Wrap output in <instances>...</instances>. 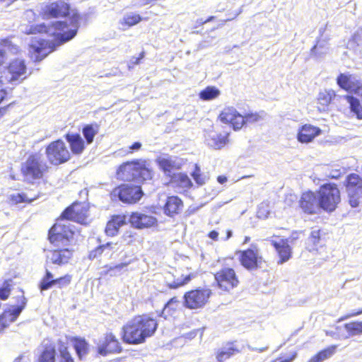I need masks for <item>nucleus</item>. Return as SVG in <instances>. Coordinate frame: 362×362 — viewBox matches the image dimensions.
I'll return each instance as SVG.
<instances>
[{"instance_id": "1a4fd4ad", "label": "nucleus", "mask_w": 362, "mask_h": 362, "mask_svg": "<svg viewBox=\"0 0 362 362\" xmlns=\"http://www.w3.org/2000/svg\"><path fill=\"white\" fill-rule=\"evenodd\" d=\"M45 156L49 163L54 166L64 164L72 158L69 146L61 139L52 141L46 146Z\"/></svg>"}, {"instance_id": "e2e57ef3", "label": "nucleus", "mask_w": 362, "mask_h": 362, "mask_svg": "<svg viewBox=\"0 0 362 362\" xmlns=\"http://www.w3.org/2000/svg\"><path fill=\"white\" fill-rule=\"evenodd\" d=\"M8 93L5 88H0V103H1L7 97Z\"/></svg>"}, {"instance_id": "3c124183", "label": "nucleus", "mask_w": 362, "mask_h": 362, "mask_svg": "<svg viewBox=\"0 0 362 362\" xmlns=\"http://www.w3.org/2000/svg\"><path fill=\"white\" fill-rule=\"evenodd\" d=\"M244 127L259 122L262 119L259 112H248L243 115Z\"/></svg>"}, {"instance_id": "6e6552de", "label": "nucleus", "mask_w": 362, "mask_h": 362, "mask_svg": "<svg viewBox=\"0 0 362 362\" xmlns=\"http://www.w3.org/2000/svg\"><path fill=\"white\" fill-rule=\"evenodd\" d=\"M62 221L59 216L48 230L47 239L54 247L69 246L74 239V231L69 224Z\"/></svg>"}, {"instance_id": "6e6d98bb", "label": "nucleus", "mask_w": 362, "mask_h": 362, "mask_svg": "<svg viewBox=\"0 0 362 362\" xmlns=\"http://www.w3.org/2000/svg\"><path fill=\"white\" fill-rule=\"evenodd\" d=\"M191 175L197 185H203L205 183V179L201 173L199 167L197 165L195 166Z\"/></svg>"}, {"instance_id": "aec40b11", "label": "nucleus", "mask_w": 362, "mask_h": 362, "mask_svg": "<svg viewBox=\"0 0 362 362\" xmlns=\"http://www.w3.org/2000/svg\"><path fill=\"white\" fill-rule=\"evenodd\" d=\"M230 132L228 131H220L213 129L206 134V140L208 144L215 149H221L229 142Z\"/></svg>"}, {"instance_id": "f8f14e48", "label": "nucleus", "mask_w": 362, "mask_h": 362, "mask_svg": "<svg viewBox=\"0 0 362 362\" xmlns=\"http://www.w3.org/2000/svg\"><path fill=\"white\" fill-rule=\"evenodd\" d=\"M236 255L241 266L247 271H255L266 263L257 245L245 250H238Z\"/></svg>"}, {"instance_id": "f257e3e1", "label": "nucleus", "mask_w": 362, "mask_h": 362, "mask_svg": "<svg viewBox=\"0 0 362 362\" xmlns=\"http://www.w3.org/2000/svg\"><path fill=\"white\" fill-rule=\"evenodd\" d=\"M40 16L44 20L70 18L69 24L64 21H57L50 24L54 30L52 35L58 45L70 41L76 35L81 18L79 13L72 8L68 0L48 2L42 8Z\"/></svg>"}, {"instance_id": "37998d69", "label": "nucleus", "mask_w": 362, "mask_h": 362, "mask_svg": "<svg viewBox=\"0 0 362 362\" xmlns=\"http://www.w3.org/2000/svg\"><path fill=\"white\" fill-rule=\"evenodd\" d=\"M344 328L349 337H354L362 334V320H354L344 325Z\"/></svg>"}, {"instance_id": "e433bc0d", "label": "nucleus", "mask_w": 362, "mask_h": 362, "mask_svg": "<svg viewBox=\"0 0 362 362\" xmlns=\"http://www.w3.org/2000/svg\"><path fill=\"white\" fill-rule=\"evenodd\" d=\"M337 348V345L327 346L311 356L307 362H323L330 358L335 354Z\"/></svg>"}, {"instance_id": "c03bdc74", "label": "nucleus", "mask_w": 362, "mask_h": 362, "mask_svg": "<svg viewBox=\"0 0 362 362\" xmlns=\"http://www.w3.org/2000/svg\"><path fill=\"white\" fill-rule=\"evenodd\" d=\"M298 356V351L295 349H286L282 351L270 362H293Z\"/></svg>"}, {"instance_id": "0e129e2a", "label": "nucleus", "mask_w": 362, "mask_h": 362, "mask_svg": "<svg viewBox=\"0 0 362 362\" xmlns=\"http://www.w3.org/2000/svg\"><path fill=\"white\" fill-rule=\"evenodd\" d=\"M9 105L0 107V119L5 115Z\"/></svg>"}, {"instance_id": "864d4df0", "label": "nucleus", "mask_w": 362, "mask_h": 362, "mask_svg": "<svg viewBox=\"0 0 362 362\" xmlns=\"http://www.w3.org/2000/svg\"><path fill=\"white\" fill-rule=\"evenodd\" d=\"M11 279L5 280L4 282V286L0 287V299L2 300H7L10 295L11 291Z\"/></svg>"}, {"instance_id": "c85d7f7f", "label": "nucleus", "mask_w": 362, "mask_h": 362, "mask_svg": "<svg viewBox=\"0 0 362 362\" xmlns=\"http://www.w3.org/2000/svg\"><path fill=\"white\" fill-rule=\"evenodd\" d=\"M127 223V217L124 214H117L111 216L107 221L105 232L107 235L113 237L117 235L119 228Z\"/></svg>"}, {"instance_id": "6ab92c4d", "label": "nucleus", "mask_w": 362, "mask_h": 362, "mask_svg": "<svg viewBox=\"0 0 362 362\" xmlns=\"http://www.w3.org/2000/svg\"><path fill=\"white\" fill-rule=\"evenodd\" d=\"M129 222L132 227L137 229L151 228L157 226L158 223L156 218L153 216L136 211L129 215Z\"/></svg>"}, {"instance_id": "4468645a", "label": "nucleus", "mask_w": 362, "mask_h": 362, "mask_svg": "<svg viewBox=\"0 0 362 362\" xmlns=\"http://www.w3.org/2000/svg\"><path fill=\"white\" fill-rule=\"evenodd\" d=\"M112 195L127 204H134L139 202L144 195L141 187L133 184H120L112 191Z\"/></svg>"}, {"instance_id": "c756f323", "label": "nucleus", "mask_w": 362, "mask_h": 362, "mask_svg": "<svg viewBox=\"0 0 362 362\" xmlns=\"http://www.w3.org/2000/svg\"><path fill=\"white\" fill-rule=\"evenodd\" d=\"M70 341L72 343L73 348L79 360H83L88 354L90 349V345L88 341L81 337H71Z\"/></svg>"}, {"instance_id": "412c9836", "label": "nucleus", "mask_w": 362, "mask_h": 362, "mask_svg": "<svg viewBox=\"0 0 362 362\" xmlns=\"http://www.w3.org/2000/svg\"><path fill=\"white\" fill-rule=\"evenodd\" d=\"M18 298L19 299L17 300L18 305L16 307L6 310L0 315V332L3 331L8 325V321L6 320V317H9L10 321H14L25 308L27 303L25 297L21 295Z\"/></svg>"}, {"instance_id": "09e8293b", "label": "nucleus", "mask_w": 362, "mask_h": 362, "mask_svg": "<svg viewBox=\"0 0 362 362\" xmlns=\"http://www.w3.org/2000/svg\"><path fill=\"white\" fill-rule=\"evenodd\" d=\"M112 245V243L110 242V243H107L105 244L97 246L96 247L91 250L88 252V259L91 261L94 260L95 259H98L99 257H100L102 256V255L103 254L104 251L106 249H107V248L111 249Z\"/></svg>"}, {"instance_id": "7c9ffc66", "label": "nucleus", "mask_w": 362, "mask_h": 362, "mask_svg": "<svg viewBox=\"0 0 362 362\" xmlns=\"http://www.w3.org/2000/svg\"><path fill=\"white\" fill-rule=\"evenodd\" d=\"M336 95L335 90L332 89L320 91L317 98V107L319 111H326Z\"/></svg>"}, {"instance_id": "2f4dec72", "label": "nucleus", "mask_w": 362, "mask_h": 362, "mask_svg": "<svg viewBox=\"0 0 362 362\" xmlns=\"http://www.w3.org/2000/svg\"><path fill=\"white\" fill-rule=\"evenodd\" d=\"M48 45L49 42L47 40H40L36 43L30 45L31 54L33 56L35 62H40L47 56Z\"/></svg>"}, {"instance_id": "f3484780", "label": "nucleus", "mask_w": 362, "mask_h": 362, "mask_svg": "<svg viewBox=\"0 0 362 362\" xmlns=\"http://www.w3.org/2000/svg\"><path fill=\"white\" fill-rule=\"evenodd\" d=\"M298 207L307 215H315L322 210L317 192L308 190L303 192L298 200Z\"/></svg>"}, {"instance_id": "79ce46f5", "label": "nucleus", "mask_w": 362, "mask_h": 362, "mask_svg": "<svg viewBox=\"0 0 362 362\" xmlns=\"http://www.w3.org/2000/svg\"><path fill=\"white\" fill-rule=\"evenodd\" d=\"M50 27V25H47L45 23L33 24L27 26L23 33L25 35L48 34Z\"/></svg>"}, {"instance_id": "4be33fe9", "label": "nucleus", "mask_w": 362, "mask_h": 362, "mask_svg": "<svg viewBox=\"0 0 362 362\" xmlns=\"http://www.w3.org/2000/svg\"><path fill=\"white\" fill-rule=\"evenodd\" d=\"M241 349L236 340L225 342L222 347L218 349L215 354L218 362H225L235 355L240 354Z\"/></svg>"}, {"instance_id": "5701e85b", "label": "nucleus", "mask_w": 362, "mask_h": 362, "mask_svg": "<svg viewBox=\"0 0 362 362\" xmlns=\"http://www.w3.org/2000/svg\"><path fill=\"white\" fill-rule=\"evenodd\" d=\"M50 251V263L58 266L67 264L73 257L74 250L66 247H55Z\"/></svg>"}, {"instance_id": "9d476101", "label": "nucleus", "mask_w": 362, "mask_h": 362, "mask_svg": "<svg viewBox=\"0 0 362 362\" xmlns=\"http://www.w3.org/2000/svg\"><path fill=\"white\" fill-rule=\"evenodd\" d=\"M212 293L209 287H197L187 291L183 295V305L189 310L202 309L209 303Z\"/></svg>"}, {"instance_id": "b1692460", "label": "nucleus", "mask_w": 362, "mask_h": 362, "mask_svg": "<svg viewBox=\"0 0 362 362\" xmlns=\"http://www.w3.org/2000/svg\"><path fill=\"white\" fill-rule=\"evenodd\" d=\"M184 209V202L181 198L176 195L167 197L163 210L164 214L169 217L175 218L180 215Z\"/></svg>"}, {"instance_id": "ea45409f", "label": "nucleus", "mask_w": 362, "mask_h": 362, "mask_svg": "<svg viewBox=\"0 0 362 362\" xmlns=\"http://www.w3.org/2000/svg\"><path fill=\"white\" fill-rule=\"evenodd\" d=\"M142 20L143 18L139 14L132 13L124 16L119 24L122 26L123 30H125L137 25Z\"/></svg>"}, {"instance_id": "a211bd4d", "label": "nucleus", "mask_w": 362, "mask_h": 362, "mask_svg": "<svg viewBox=\"0 0 362 362\" xmlns=\"http://www.w3.org/2000/svg\"><path fill=\"white\" fill-rule=\"evenodd\" d=\"M223 124H228L234 131H239L244 127L243 115L233 106L224 107L218 116Z\"/></svg>"}, {"instance_id": "72a5a7b5", "label": "nucleus", "mask_w": 362, "mask_h": 362, "mask_svg": "<svg viewBox=\"0 0 362 362\" xmlns=\"http://www.w3.org/2000/svg\"><path fill=\"white\" fill-rule=\"evenodd\" d=\"M57 349L59 352L58 362H76L74 357L69 351L67 342L62 339H58L57 341Z\"/></svg>"}, {"instance_id": "473e14b6", "label": "nucleus", "mask_w": 362, "mask_h": 362, "mask_svg": "<svg viewBox=\"0 0 362 362\" xmlns=\"http://www.w3.org/2000/svg\"><path fill=\"white\" fill-rule=\"evenodd\" d=\"M57 346L52 344H46L40 352L36 362H56Z\"/></svg>"}, {"instance_id": "4d7b16f0", "label": "nucleus", "mask_w": 362, "mask_h": 362, "mask_svg": "<svg viewBox=\"0 0 362 362\" xmlns=\"http://www.w3.org/2000/svg\"><path fill=\"white\" fill-rule=\"evenodd\" d=\"M257 216L259 218H267L270 214V210L269 204L266 203H262L257 209Z\"/></svg>"}, {"instance_id": "dca6fc26", "label": "nucleus", "mask_w": 362, "mask_h": 362, "mask_svg": "<svg viewBox=\"0 0 362 362\" xmlns=\"http://www.w3.org/2000/svg\"><path fill=\"white\" fill-rule=\"evenodd\" d=\"M123 348L119 339L112 331L106 332L104 334L102 341L96 348L97 354L102 356L120 354Z\"/></svg>"}, {"instance_id": "de8ad7c7", "label": "nucleus", "mask_w": 362, "mask_h": 362, "mask_svg": "<svg viewBox=\"0 0 362 362\" xmlns=\"http://www.w3.org/2000/svg\"><path fill=\"white\" fill-rule=\"evenodd\" d=\"M72 281V275L69 274H66L62 276L56 278L54 279H51L50 282L47 283L48 286H55L57 285L58 288H62L66 287L70 285Z\"/></svg>"}, {"instance_id": "2eb2a0df", "label": "nucleus", "mask_w": 362, "mask_h": 362, "mask_svg": "<svg viewBox=\"0 0 362 362\" xmlns=\"http://www.w3.org/2000/svg\"><path fill=\"white\" fill-rule=\"evenodd\" d=\"M344 186L349 204L352 207H357L362 198V177L356 173H350L346 177Z\"/></svg>"}, {"instance_id": "5fc2aeb1", "label": "nucleus", "mask_w": 362, "mask_h": 362, "mask_svg": "<svg viewBox=\"0 0 362 362\" xmlns=\"http://www.w3.org/2000/svg\"><path fill=\"white\" fill-rule=\"evenodd\" d=\"M121 238L125 245H131L136 242V233L132 230H127L122 234Z\"/></svg>"}, {"instance_id": "13d9d810", "label": "nucleus", "mask_w": 362, "mask_h": 362, "mask_svg": "<svg viewBox=\"0 0 362 362\" xmlns=\"http://www.w3.org/2000/svg\"><path fill=\"white\" fill-rule=\"evenodd\" d=\"M145 52L142 51L139 53V56L137 57H132L129 64V68H133L136 65H138L141 64L142 59L145 57Z\"/></svg>"}, {"instance_id": "4c0bfd02", "label": "nucleus", "mask_w": 362, "mask_h": 362, "mask_svg": "<svg viewBox=\"0 0 362 362\" xmlns=\"http://www.w3.org/2000/svg\"><path fill=\"white\" fill-rule=\"evenodd\" d=\"M195 276L196 274L192 272L187 274H182L180 276L175 277L173 281L167 282L165 286L169 289L175 290L188 284Z\"/></svg>"}, {"instance_id": "c9c22d12", "label": "nucleus", "mask_w": 362, "mask_h": 362, "mask_svg": "<svg viewBox=\"0 0 362 362\" xmlns=\"http://www.w3.org/2000/svg\"><path fill=\"white\" fill-rule=\"evenodd\" d=\"M100 124L96 122L86 124L82 127L81 132L87 144H91L95 136L99 133Z\"/></svg>"}, {"instance_id": "f704fd0d", "label": "nucleus", "mask_w": 362, "mask_h": 362, "mask_svg": "<svg viewBox=\"0 0 362 362\" xmlns=\"http://www.w3.org/2000/svg\"><path fill=\"white\" fill-rule=\"evenodd\" d=\"M170 182L174 187L183 190H187L192 186L191 180L185 173L173 174Z\"/></svg>"}, {"instance_id": "8fccbe9b", "label": "nucleus", "mask_w": 362, "mask_h": 362, "mask_svg": "<svg viewBox=\"0 0 362 362\" xmlns=\"http://www.w3.org/2000/svg\"><path fill=\"white\" fill-rule=\"evenodd\" d=\"M159 168L165 173L171 172L176 168V165L170 158H159L156 160Z\"/></svg>"}, {"instance_id": "20e7f679", "label": "nucleus", "mask_w": 362, "mask_h": 362, "mask_svg": "<svg viewBox=\"0 0 362 362\" xmlns=\"http://www.w3.org/2000/svg\"><path fill=\"white\" fill-rule=\"evenodd\" d=\"M338 86L349 94L341 96L349 103L350 112L362 119V78L350 73H340L336 78Z\"/></svg>"}, {"instance_id": "a878e982", "label": "nucleus", "mask_w": 362, "mask_h": 362, "mask_svg": "<svg viewBox=\"0 0 362 362\" xmlns=\"http://www.w3.org/2000/svg\"><path fill=\"white\" fill-rule=\"evenodd\" d=\"M64 139L69 145L71 156L82 154L88 145L78 133H67L64 135Z\"/></svg>"}, {"instance_id": "423d86ee", "label": "nucleus", "mask_w": 362, "mask_h": 362, "mask_svg": "<svg viewBox=\"0 0 362 362\" xmlns=\"http://www.w3.org/2000/svg\"><path fill=\"white\" fill-rule=\"evenodd\" d=\"M320 206L322 211L332 213L341 202V192L335 183L328 182L320 186L317 190Z\"/></svg>"}, {"instance_id": "69168bd1", "label": "nucleus", "mask_w": 362, "mask_h": 362, "mask_svg": "<svg viewBox=\"0 0 362 362\" xmlns=\"http://www.w3.org/2000/svg\"><path fill=\"white\" fill-rule=\"evenodd\" d=\"M227 180H228L227 177L225 175H219L217 177V181L220 184H223V183L226 182Z\"/></svg>"}, {"instance_id": "0eeeda50", "label": "nucleus", "mask_w": 362, "mask_h": 362, "mask_svg": "<svg viewBox=\"0 0 362 362\" xmlns=\"http://www.w3.org/2000/svg\"><path fill=\"white\" fill-rule=\"evenodd\" d=\"M49 170V166L37 153L28 156L24 163L21 164V173L28 180L35 181L42 180Z\"/></svg>"}, {"instance_id": "bf43d9fd", "label": "nucleus", "mask_w": 362, "mask_h": 362, "mask_svg": "<svg viewBox=\"0 0 362 362\" xmlns=\"http://www.w3.org/2000/svg\"><path fill=\"white\" fill-rule=\"evenodd\" d=\"M142 144L141 142L136 141L129 146L128 150L125 155L132 154L133 153L139 151L141 148Z\"/></svg>"}, {"instance_id": "393cba45", "label": "nucleus", "mask_w": 362, "mask_h": 362, "mask_svg": "<svg viewBox=\"0 0 362 362\" xmlns=\"http://www.w3.org/2000/svg\"><path fill=\"white\" fill-rule=\"evenodd\" d=\"M27 192L11 194L8 197V203L11 205H18L22 203L30 204L42 196L40 192H35L33 189H27Z\"/></svg>"}, {"instance_id": "338daca9", "label": "nucleus", "mask_w": 362, "mask_h": 362, "mask_svg": "<svg viewBox=\"0 0 362 362\" xmlns=\"http://www.w3.org/2000/svg\"><path fill=\"white\" fill-rule=\"evenodd\" d=\"M362 314V308L361 309H359L357 311L354 312V313H352L351 314H349L348 315L349 317H354V316H358V315H360Z\"/></svg>"}, {"instance_id": "cd10ccee", "label": "nucleus", "mask_w": 362, "mask_h": 362, "mask_svg": "<svg viewBox=\"0 0 362 362\" xmlns=\"http://www.w3.org/2000/svg\"><path fill=\"white\" fill-rule=\"evenodd\" d=\"M321 132L322 130L318 127L305 124L298 129L297 139L300 143H310Z\"/></svg>"}, {"instance_id": "680f3d73", "label": "nucleus", "mask_w": 362, "mask_h": 362, "mask_svg": "<svg viewBox=\"0 0 362 362\" xmlns=\"http://www.w3.org/2000/svg\"><path fill=\"white\" fill-rule=\"evenodd\" d=\"M208 237L214 241L218 239V233L216 230H211L208 233Z\"/></svg>"}, {"instance_id": "7ed1b4c3", "label": "nucleus", "mask_w": 362, "mask_h": 362, "mask_svg": "<svg viewBox=\"0 0 362 362\" xmlns=\"http://www.w3.org/2000/svg\"><path fill=\"white\" fill-rule=\"evenodd\" d=\"M158 327L156 318L146 313L136 315L123 325L121 337L127 344H141L155 334Z\"/></svg>"}, {"instance_id": "58836bf2", "label": "nucleus", "mask_w": 362, "mask_h": 362, "mask_svg": "<svg viewBox=\"0 0 362 362\" xmlns=\"http://www.w3.org/2000/svg\"><path fill=\"white\" fill-rule=\"evenodd\" d=\"M180 308V300L177 296L170 298L165 304L162 313L165 316H173Z\"/></svg>"}, {"instance_id": "f03ea898", "label": "nucleus", "mask_w": 362, "mask_h": 362, "mask_svg": "<svg viewBox=\"0 0 362 362\" xmlns=\"http://www.w3.org/2000/svg\"><path fill=\"white\" fill-rule=\"evenodd\" d=\"M18 49L11 37L0 39V87L5 85H17L27 78V65L23 59L15 58L6 63V50Z\"/></svg>"}, {"instance_id": "9b49d317", "label": "nucleus", "mask_w": 362, "mask_h": 362, "mask_svg": "<svg viewBox=\"0 0 362 362\" xmlns=\"http://www.w3.org/2000/svg\"><path fill=\"white\" fill-rule=\"evenodd\" d=\"M214 277L217 288L224 292H230L240 284V279L232 267H223L214 273Z\"/></svg>"}, {"instance_id": "49530a36", "label": "nucleus", "mask_w": 362, "mask_h": 362, "mask_svg": "<svg viewBox=\"0 0 362 362\" xmlns=\"http://www.w3.org/2000/svg\"><path fill=\"white\" fill-rule=\"evenodd\" d=\"M129 264H130V262H121V263L117 264H115L114 266L105 265L104 267L105 268V269L102 271L101 272H100L99 277L100 278H105V277H106L108 275H110L111 276H115L116 274L114 273V272H115V271H120L123 268L127 267Z\"/></svg>"}, {"instance_id": "a18cd8bd", "label": "nucleus", "mask_w": 362, "mask_h": 362, "mask_svg": "<svg viewBox=\"0 0 362 362\" xmlns=\"http://www.w3.org/2000/svg\"><path fill=\"white\" fill-rule=\"evenodd\" d=\"M220 95V90L215 86H207L199 93V98L203 100H211Z\"/></svg>"}, {"instance_id": "a19ab883", "label": "nucleus", "mask_w": 362, "mask_h": 362, "mask_svg": "<svg viewBox=\"0 0 362 362\" xmlns=\"http://www.w3.org/2000/svg\"><path fill=\"white\" fill-rule=\"evenodd\" d=\"M321 240L320 230H313L308 238L306 248L310 252L317 251Z\"/></svg>"}, {"instance_id": "ddd939ff", "label": "nucleus", "mask_w": 362, "mask_h": 362, "mask_svg": "<svg viewBox=\"0 0 362 362\" xmlns=\"http://www.w3.org/2000/svg\"><path fill=\"white\" fill-rule=\"evenodd\" d=\"M89 205L85 202H75L67 206L60 214V219L71 221L81 225H87Z\"/></svg>"}, {"instance_id": "774afa93", "label": "nucleus", "mask_w": 362, "mask_h": 362, "mask_svg": "<svg viewBox=\"0 0 362 362\" xmlns=\"http://www.w3.org/2000/svg\"><path fill=\"white\" fill-rule=\"evenodd\" d=\"M232 236V231L230 230H226V237L225 238V240H228Z\"/></svg>"}, {"instance_id": "052dcab7", "label": "nucleus", "mask_w": 362, "mask_h": 362, "mask_svg": "<svg viewBox=\"0 0 362 362\" xmlns=\"http://www.w3.org/2000/svg\"><path fill=\"white\" fill-rule=\"evenodd\" d=\"M215 18H216L215 16H209L206 19H204H204H199V20H197V23L198 25H202L208 23V22L214 21Z\"/></svg>"}, {"instance_id": "39448f33", "label": "nucleus", "mask_w": 362, "mask_h": 362, "mask_svg": "<svg viewBox=\"0 0 362 362\" xmlns=\"http://www.w3.org/2000/svg\"><path fill=\"white\" fill-rule=\"evenodd\" d=\"M116 175L123 181L144 184L153 180L155 170L148 160L136 158L120 164L116 170Z\"/></svg>"}, {"instance_id": "603ef678", "label": "nucleus", "mask_w": 362, "mask_h": 362, "mask_svg": "<svg viewBox=\"0 0 362 362\" xmlns=\"http://www.w3.org/2000/svg\"><path fill=\"white\" fill-rule=\"evenodd\" d=\"M51 279H54L53 274H52V272L49 270L46 269L45 275L43 276V277L41 279L40 281L39 282V284H38L39 289L41 291H47V290L49 289L52 287V286H47V284L50 282Z\"/></svg>"}, {"instance_id": "bb28decb", "label": "nucleus", "mask_w": 362, "mask_h": 362, "mask_svg": "<svg viewBox=\"0 0 362 362\" xmlns=\"http://www.w3.org/2000/svg\"><path fill=\"white\" fill-rule=\"evenodd\" d=\"M272 245L275 249L279 259L278 264H283L288 261L292 256V250L287 239H281L279 242L271 241Z\"/></svg>"}]
</instances>
